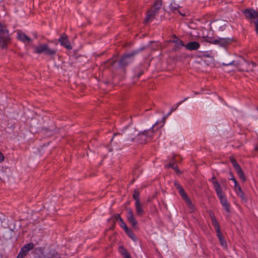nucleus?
I'll list each match as a JSON object with an SVG mask.
<instances>
[{"label":"nucleus","instance_id":"f257e3e1","mask_svg":"<svg viewBox=\"0 0 258 258\" xmlns=\"http://www.w3.org/2000/svg\"><path fill=\"white\" fill-rule=\"evenodd\" d=\"M136 136L135 129L132 127H126L121 134H115L111 140V144L120 143L121 141H134Z\"/></svg>","mask_w":258,"mask_h":258},{"label":"nucleus","instance_id":"f03ea898","mask_svg":"<svg viewBox=\"0 0 258 258\" xmlns=\"http://www.w3.org/2000/svg\"><path fill=\"white\" fill-rule=\"evenodd\" d=\"M211 181L214 185L216 193L219 198L220 203L222 205L223 207L225 209L227 213L230 212V206L229 203L228 202L227 199L224 196V194L222 191V187L220 185L219 182L217 180L215 176H213L212 178L209 180Z\"/></svg>","mask_w":258,"mask_h":258},{"label":"nucleus","instance_id":"7ed1b4c3","mask_svg":"<svg viewBox=\"0 0 258 258\" xmlns=\"http://www.w3.org/2000/svg\"><path fill=\"white\" fill-rule=\"evenodd\" d=\"M10 40L9 31L6 26L0 23V47L2 48H7Z\"/></svg>","mask_w":258,"mask_h":258},{"label":"nucleus","instance_id":"20e7f679","mask_svg":"<svg viewBox=\"0 0 258 258\" xmlns=\"http://www.w3.org/2000/svg\"><path fill=\"white\" fill-rule=\"evenodd\" d=\"M161 6L162 1L156 0L153 5V8L148 11L147 16L145 19V22L147 23L152 21L158 14V12L161 9Z\"/></svg>","mask_w":258,"mask_h":258},{"label":"nucleus","instance_id":"39448f33","mask_svg":"<svg viewBox=\"0 0 258 258\" xmlns=\"http://www.w3.org/2000/svg\"><path fill=\"white\" fill-rule=\"evenodd\" d=\"M246 19L254 24V26L258 25V12L253 9H246L243 11Z\"/></svg>","mask_w":258,"mask_h":258},{"label":"nucleus","instance_id":"423d86ee","mask_svg":"<svg viewBox=\"0 0 258 258\" xmlns=\"http://www.w3.org/2000/svg\"><path fill=\"white\" fill-rule=\"evenodd\" d=\"M34 52L38 54L44 53L45 55L53 56L56 54V50L50 48L47 44H43L36 46Z\"/></svg>","mask_w":258,"mask_h":258},{"label":"nucleus","instance_id":"0eeeda50","mask_svg":"<svg viewBox=\"0 0 258 258\" xmlns=\"http://www.w3.org/2000/svg\"><path fill=\"white\" fill-rule=\"evenodd\" d=\"M154 134L152 128L148 131H145L138 135L137 140L140 144H145L152 139Z\"/></svg>","mask_w":258,"mask_h":258},{"label":"nucleus","instance_id":"6e6552de","mask_svg":"<svg viewBox=\"0 0 258 258\" xmlns=\"http://www.w3.org/2000/svg\"><path fill=\"white\" fill-rule=\"evenodd\" d=\"M207 42H210L214 44H217L222 47H226L227 45L230 44L232 42V39L229 38H220L218 37L216 39H212L207 37L205 39Z\"/></svg>","mask_w":258,"mask_h":258},{"label":"nucleus","instance_id":"1a4fd4ad","mask_svg":"<svg viewBox=\"0 0 258 258\" xmlns=\"http://www.w3.org/2000/svg\"><path fill=\"white\" fill-rule=\"evenodd\" d=\"M139 52V50H136L124 55L119 61V66L121 67H124L128 65L132 61L130 59L133 58Z\"/></svg>","mask_w":258,"mask_h":258},{"label":"nucleus","instance_id":"9d476101","mask_svg":"<svg viewBox=\"0 0 258 258\" xmlns=\"http://www.w3.org/2000/svg\"><path fill=\"white\" fill-rule=\"evenodd\" d=\"M58 41L60 45L63 46L67 49L71 50L72 49V46L68 39V37L65 33L60 35Z\"/></svg>","mask_w":258,"mask_h":258},{"label":"nucleus","instance_id":"9b49d317","mask_svg":"<svg viewBox=\"0 0 258 258\" xmlns=\"http://www.w3.org/2000/svg\"><path fill=\"white\" fill-rule=\"evenodd\" d=\"M38 258H61L60 254L55 250L51 249L47 253H41Z\"/></svg>","mask_w":258,"mask_h":258},{"label":"nucleus","instance_id":"f8f14e48","mask_svg":"<svg viewBox=\"0 0 258 258\" xmlns=\"http://www.w3.org/2000/svg\"><path fill=\"white\" fill-rule=\"evenodd\" d=\"M126 218L128 222L132 225V227L136 228L138 224L137 220H136L135 215L133 211L131 209L127 210Z\"/></svg>","mask_w":258,"mask_h":258},{"label":"nucleus","instance_id":"ddd939ff","mask_svg":"<svg viewBox=\"0 0 258 258\" xmlns=\"http://www.w3.org/2000/svg\"><path fill=\"white\" fill-rule=\"evenodd\" d=\"M184 47L189 51L197 50L200 47V44L197 41H190L185 45Z\"/></svg>","mask_w":258,"mask_h":258},{"label":"nucleus","instance_id":"4468645a","mask_svg":"<svg viewBox=\"0 0 258 258\" xmlns=\"http://www.w3.org/2000/svg\"><path fill=\"white\" fill-rule=\"evenodd\" d=\"M17 38L20 41L24 43L29 42L31 41L30 38L28 37L24 33L20 31L17 33Z\"/></svg>","mask_w":258,"mask_h":258},{"label":"nucleus","instance_id":"2eb2a0df","mask_svg":"<svg viewBox=\"0 0 258 258\" xmlns=\"http://www.w3.org/2000/svg\"><path fill=\"white\" fill-rule=\"evenodd\" d=\"M136 214L139 216H142L144 215L145 212L141 202L135 203Z\"/></svg>","mask_w":258,"mask_h":258},{"label":"nucleus","instance_id":"dca6fc26","mask_svg":"<svg viewBox=\"0 0 258 258\" xmlns=\"http://www.w3.org/2000/svg\"><path fill=\"white\" fill-rule=\"evenodd\" d=\"M34 245L33 243L30 242L28 244H25L22 248L21 249L25 254H27L28 252L34 248Z\"/></svg>","mask_w":258,"mask_h":258},{"label":"nucleus","instance_id":"f3484780","mask_svg":"<svg viewBox=\"0 0 258 258\" xmlns=\"http://www.w3.org/2000/svg\"><path fill=\"white\" fill-rule=\"evenodd\" d=\"M179 8H180V7L179 6V5H178L176 4H171L170 6V10L173 13H178L180 15L184 16V14H182L180 12V11L179 10Z\"/></svg>","mask_w":258,"mask_h":258},{"label":"nucleus","instance_id":"a211bd4d","mask_svg":"<svg viewBox=\"0 0 258 258\" xmlns=\"http://www.w3.org/2000/svg\"><path fill=\"white\" fill-rule=\"evenodd\" d=\"M210 217L211 218L212 224L213 226V227L215 228V230L220 229V225H219L218 221L217 220L215 216H214V215L213 213L210 214Z\"/></svg>","mask_w":258,"mask_h":258},{"label":"nucleus","instance_id":"6ab92c4d","mask_svg":"<svg viewBox=\"0 0 258 258\" xmlns=\"http://www.w3.org/2000/svg\"><path fill=\"white\" fill-rule=\"evenodd\" d=\"M171 42L175 43L177 46H185L183 42L176 35H174L173 39L172 40Z\"/></svg>","mask_w":258,"mask_h":258},{"label":"nucleus","instance_id":"aec40b11","mask_svg":"<svg viewBox=\"0 0 258 258\" xmlns=\"http://www.w3.org/2000/svg\"><path fill=\"white\" fill-rule=\"evenodd\" d=\"M185 203L186 206L188 208L190 212H193L195 211V207L194 205L192 204L191 200L189 199H187L185 201Z\"/></svg>","mask_w":258,"mask_h":258},{"label":"nucleus","instance_id":"412c9836","mask_svg":"<svg viewBox=\"0 0 258 258\" xmlns=\"http://www.w3.org/2000/svg\"><path fill=\"white\" fill-rule=\"evenodd\" d=\"M140 192L138 189H135L134 191V194L133 195V199L135 200V203L140 202V200L139 198Z\"/></svg>","mask_w":258,"mask_h":258},{"label":"nucleus","instance_id":"4be33fe9","mask_svg":"<svg viewBox=\"0 0 258 258\" xmlns=\"http://www.w3.org/2000/svg\"><path fill=\"white\" fill-rule=\"evenodd\" d=\"M125 232L132 240H133L134 241H136L137 237L131 229H130V228H127L126 230H125Z\"/></svg>","mask_w":258,"mask_h":258},{"label":"nucleus","instance_id":"5701e85b","mask_svg":"<svg viewBox=\"0 0 258 258\" xmlns=\"http://www.w3.org/2000/svg\"><path fill=\"white\" fill-rule=\"evenodd\" d=\"M236 173L239 176V178L243 181H246V177L244 175V172L242 170L241 168L236 171Z\"/></svg>","mask_w":258,"mask_h":258},{"label":"nucleus","instance_id":"b1692460","mask_svg":"<svg viewBox=\"0 0 258 258\" xmlns=\"http://www.w3.org/2000/svg\"><path fill=\"white\" fill-rule=\"evenodd\" d=\"M236 193L237 196L238 197H240L242 201H243L244 202H246V201H247L246 198L245 196V195H244L243 191L242 190V189L240 190V191H237Z\"/></svg>","mask_w":258,"mask_h":258},{"label":"nucleus","instance_id":"393cba45","mask_svg":"<svg viewBox=\"0 0 258 258\" xmlns=\"http://www.w3.org/2000/svg\"><path fill=\"white\" fill-rule=\"evenodd\" d=\"M188 98H189V97H186L182 101L179 102L176 105V107L175 108V109H173V107H172L170 110V111L167 114V116L169 115L173 111H175L177 108V107H178L179 105H180L181 104H182L184 101H186Z\"/></svg>","mask_w":258,"mask_h":258},{"label":"nucleus","instance_id":"a878e982","mask_svg":"<svg viewBox=\"0 0 258 258\" xmlns=\"http://www.w3.org/2000/svg\"><path fill=\"white\" fill-rule=\"evenodd\" d=\"M179 190V193L181 197L183 198V199L185 201L187 199H189L186 195V194L184 192L183 188H180Z\"/></svg>","mask_w":258,"mask_h":258},{"label":"nucleus","instance_id":"bb28decb","mask_svg":"<svg viewBox=\"0 0 258 258\" xmlns=\"http://www.w3.org/2000/svg\"><path fill=\"white\" fill-rule=\"evenodd\" d=\"M119 222H120V226L122 228L124 231L126 230L127 228H128L125 224V223L123 221V219L122 218L119 219Z\"/></svg>","mask_w":258,"mask_h":258},{"label":"nucleus","instance_id":"cd10ccee","mask_svg":"<svg viewBox=\"0 0 258 258\" xmlns=\"http://www.w3.org/2000/svg\"><path fill=\"white\" fill-rule=\"evenodd\" d=\"M220 242V244L221 245L224 247V248H226L227 247V242L225 240L224 238V237H221V238H218Z\"/></svg>","mask_w":258,"mask_h":258},{"label":"nucleus","instance_id":"c85d7f7f","mask_svg":"<svg viewBox=\"0 0 258 258\" xmlns=\"http://www.w3.org/2000/svg\"><path fill=\"white\" fill-rule=\"evenodd\" d=\"M167 166L168 167L172 168L177 173L179 172L177 166L174 163H169Z\"/></svg>","mask_w":258,"mask_h":258},{"label":"nucleus","instance_id":"c756f323","mask_svg":"<svg viewBox=\"0 0 258 258\" xmlns=\"http://www.w3.org/2000/svg\"><path fill=\"white\" fill-rule=\"evenodd\" d=\"M234 190L236 192L237 191H240V190H241V188L240 185L239 184V183H238V182L237 181V180L234 181Z\"/></svg>","mask_w":258,"mask_h":258},{"label":"nucleus","instance_id":"7c9ffc66","mask_svg":"<svg viewBox=\"0 0 258 258\" xmlns=\"http://www.w3.org/2000/svg\"><path fill=\"white\" fill-rule=\"evenodd\" d=\"M119 248V251L122 256L124 254H126V253H128L126 249L122 246H120Z\"/></svg>","mask_w":258,"mask_h":258},{"label":"nucleus","instance_id":"2f4dec72","mask_svg":"<svg viewBox=\"0 0 258 258\" xmlns=\"http://www.w3.org/2000/svg\"><path fill=\"white\" fill-rule=\"evenodd\" d=\"M26 255L22 250H20L16 258H24Z\"/></svg>","mask_w":258,"mask_h":258},{"label":"nucleus","instance_id":"473e14b6","mask_svg":"<svg viewBox=\"0 0 258 258\" xmlns=\"http://www.w3.org/2000/svg\"><path fill=\"white\" fill-rule=\"evenodd\" d=\"M215 230L217 233V236L218 238L223 237L220 228L218 229H216Z\"/></svg>","mask_w":258,"mask_h":258},{"label":"nucleus","instance_id":"72a5a7b5","mask_svg":"<svg viewBox=\"0 0 258 258\" xmlns=\"http://www.w3.org/2000/svg\"><path fill=\"white\" fill-rule=\"evenodd\" d=\"M116 61V59L115 58H111L110 59L108 60L107 63H109V64L111 66H113Z\"/></svg>","mask_w":258,"mask_h":258},{"label":"nucleus","instance_id":"f704fd0d","mask_svg":"<svg viewBox=\"0 0 258 258\" xmlns=\"http://www.w3.org/2000/svg\"><path fill=\"white\" fill-rule=\"evenodd\" d=\"M236 171L241 168L239 164L236 162L235 164L232 165Z\"/></svg>","mask_w":258,"mask_h":258},{"label":"nucleus","instance_id":"c9c22d12","mask_svg":"<svg viewBox=\"0 0 258 258\" xmlns=\"http://www.w3.org/2000/svg\"><path fill=\"white\" fill-rule=\"evenodd\" d=\"M229 176H230V177L229 178V180H232L233 181V182L236 180V179H235V178L234 177V174L231 172H229Z\"/></svg>","mask_w":258,"mask_h":258},{"label":"nucleus","instance_id":"e433bc0d","mask_svg":"<svg viewBox=\"0 0 258 258\" xmlns=\"http://www.w3.org/2000/svg\"><path fill=\"white\" fill-rule=\"evenodd\" d=\"M113 218L116 220V221H119V219L121 218L120 215L118 214H115L113 215Z\"/></svg>","mask_w":258,"mask_h":258},{"label":"nucleus","instance_id":"4c0bfd02","mask_svg":"<svg viewBox=\"0 0 258 258\" xmlns=\"http://www.w3.org/2000/svg\"><path fill=\"white\" fill-rule=\"evenodd\" d=\"M230 160L232 165L235 164L237 162L236 159L233 157H230Z\"/></svg>","mask_w":258,"mask_h":258},{"label":"nucleus","instance_id":"58836bf2","mask_svg":"<svg viewBox=\"0 0 258 258\" xmlns=\"http://www.w3.org/2000/svg\"><path fill=\"white\" fill-rule=\"evenodd\" d=\"M5 159V156L0 151V162H2Z\"/></svg>","mask_w":258,"mask_h":258},{"label":"nucleus","instance_id":"ea45409f","mask_svg":"<svg viewBox=\"0 0 258 258\" xmlns=\"http://www.w3.org/2000/svg\"><path fill=\"white\" fill-rule=\"evenodd\" d=\"M174 185L178 189H179L180 188H182V187L179 185V184L176 181L174 182Z\"/></svg>","mask_w":258,"mask_h":258},{"label":"nucleus","instance_id":"a19ab883","mask_svg":"<svg viewBox=\"0 0 258 258\" xmlns=\"http://www.w3.org/2000/svg\"><path fill=\"white\" fill-rule=\"evenodd\" d=\"M143 74V71L141 70L139 73L137 75V78H139Z\"/></svg>","mask_w":258,"mask_h":258},{"label":"nucleus","instance_id":"79ce46f5","mask_svg":"<svg viewBox=\"0 0 258 258\" xmlns=\"http://www.w3.org/2000/svg\"><path fill=\"white\" fill-rule=\"evenodd\" d=\"M124 258H131V255L129 253H126V254H124L123 255Z\"/></svg>","mask_w":258,"mask_h":258},{"label":"nucleus","instance_id":"37998d69","mask_svg":"<svg viewBox=\"0 0 258 258\" xmlns=\"http://www.w3.org/2000/svg\"><path fill=\"white\" fill-rule=\"evenodd\" d=\"M255 30L256 33L258 34V25L255 27Z\"/></svg>","mask_w":258,"mask_h":258},{"label":"nucleus","instance_id":"c03bdc74","mask_svg":"<svg viewBox=\"0 0 258 258\" xmlns=\"http://www.w3.org/2000/svg\"><path fill=\"white\" fill-rule=\"evenodd\" d=\"M194 93H195V95H198V94H199V93L197 92H194Z\"/></svg>","mask_w":258,"mask_h":258},{"label":"nucleus","instance_id":"a18cd8bd","mask_svg":"<svg viewBox=\"0 0 258 258\" xmlns=\"http://www.w3.org/2000/svg\"><path fill=\"white\" fill-rule=\"evenodd\" d=\"M255 149L256 150H258V148H257V147H255Z\"/></svg>","mask_w":258,"mask_h":258}]
</instances>
